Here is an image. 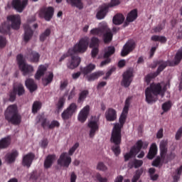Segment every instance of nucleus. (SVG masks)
Wrapping results in <instances>:
<instances>
[{
  "instance_id": "1",
  "label": "nucleus",
  "mask_w": 182,
  "mask_h": 182,
  "mask_svg": "<svg viewBox=\"0 0 182 182\" xmlns=\"http://www.w3.org/2000/svg\"><path fill=\"white\" fill-rule=\"evenodd\" d=\"M88 46L89 38L85 37L81 38L78 43L75 44L73 48H70L67 53H65L61 56L59 62L61 63L70 56L71 59L68 60V63H67L68 68L70 70L77 68L81 63V59L77 53H85Z\"/></svg>"
},
{
  "instance_id": "2",
  "label": "nucleus",
  "mask_w": 182,
  "mask_h": 182,
  "mask_svg": "<svg viewBox=\"0 0 182 182\" xmlns=\"http://www.w3.org/2000/svg\"><path fill=\"white\" fill-rule=\"evenodd\" d=\"M162 92L161 83H151L145 90L146 101L148 104H152L158 100V96Z\"/></svg>"
},
{
  "instance_id": "3",
  "label": "nucleus",
  "mask_w": 182,
  "mask_h": 182,
  "mask_svg": "<svg viewBox=\"0 0 182 182\" xmlns=\"http://www.w3.org/2000/svg\"><path fill=\"white\" fill-rule=\"evenodd\" d=\"M110 141L114 144L112 146V151L116 156H118L121 153L120 144L122 142L121 127L119 126V124H116L114 125Z\"/></svg>"
},
{
  "instance_id": "4",
  "label": "nucleus",
  "mask_w": 182,
  "mask_h": 182,
  "mask_svg": "<svg viewBox=\"0 0 182 182\" xmlns=\"http://www.w3.org/2000/svg\"><path fill=\"white\" fill-rule=\"evenodd\" d=\"M5 118L12 124L17 125L21 123V117L18 114L16 105H10L5 112Z\"/></svg>"
},
{
  "instance_id": "5",
  "label": "nucleus",
  "mask_w": 182,
  "mask_h": 182,
  "mask_svg": "<svg viewBox=\"0 0 182 182\" xmlns=\"http://www.w3.org/2000/svg\"><path fill=\"white\" fill-rule=\"evenodd\" d=\"M149 143L147 141H143L142 140H138L136 146L132 147L130 151L124 155V161L127 162L133 156L138 154L141 149H146L148 148Z\"/></svg>"
},
{
  "instance_id": "6",
  "label": "nucleus",
  "mask_w": 182,
  "mask_h": 182,
  "mask_svg": "<svg viewBox=\"0 0 182 182\" xmlns=\"http://www.w3.org/2000/svg\"><path fill=\"white\" fill-rule=\"evenodd\" d=\"M16 61L20 70L23 73V76H26L33 73V66L26 63L22 54L17 55Z\"/></svg>"
},
{
  "instance_id": "7",
  "label": "nucleus",
  "mask_w": 182,
  "mask_h": 182,
  "mask_svg": "<svg viewBox=\"0 0 182 182\" xmlns=\"http://www.w3.org/2000/svg\"><path fill=\"white\" fill-rule=\"evenodd\" d=\"M54 15V9L52 6L42 7L38 13L39 18L49 22Z\"/></svg>"
},
{
  "instance_id": "8",
  "label": "nucleus",
  "mask_w": 182,
  "mask_h": 182,
  "mask_svg": "<svg viewBox=\"0 0 182 182\" xmlns=\"http://www.w3.org/2000/svg\"><path fill=\"white\" fill-rule=\"evenodd\" d=\"M136 48V43L134 40H129L123 46L121 52L122 57H126L129 55Z\"/></svg>"
},
{
  "instance_id": "9",
  "label": "nucleus",
  "mask_w": 182,
  "mask_h": 182,
  "mask_svg": "<svg viewBox=\"0 0 182 182\" xmlns=\"http://www.w3.org/2000/svg\"><path fill=\"white\" fill-rule=\"evenodd\" d=\"M77 106L75 103H71L70 105L63 111L61 114L62 119L65 121L70 119L73 115L76 112Z\"/></svg>"
},
{
  "instance_id": "10",
  "label": "nucleus",
  "mask_w": 182,
  "mask_h": 182,
  "mask_svg": "<svg viewBox=\"0 0 182 182\" xmlns=\"http://www.w3.org/2000/svg\"><path fill=\"white\" fill-rule=\"evenodd\" d=\"M133 80V71L128 70L123 74V79L122 81V85L127 88L130 86Z\"/></svg>"
},
{
  "instance_id": "11",
  "label": "nucleus",
  "mask_w": 182,
  "mask_h": 182,
  "mask_svg": "<svg viewBox=\"0 0 182 182\" xmlns=\"http://www.w3.org/2000/svg\"><path fill=\"white\" fill-rule=\"evenodd\" d=\"M24 34L23 36V40L25 43H28L33 38L34 31L31 29L28 24L23 25Z\"/></svg>"
},
{
  "instance_id": "12",
  "label": "nucleus",
  "mask_w": 182,
  "mask_h": 182,
  "mask_svg": "<svg viewBox=\"0 0 182 182\" xmlns=\"http://www.w3.org/2000/svg\"><path fill=\"white\" fill-rule=\"evenodd\" d=\"M105 31H108L107 23H103L100 28H92L90 34L94 36L102 37Z\"/></svg>"
},
{
  "instance_id": "13",
  "label": "nucleus",
  "mask_w": 182,
  "mask_h": 182,
  "mask_svg": "<svg viewBox=\"0 0 182 182\" xmlns=\"http://www.w3.org/2000/svg\"><path fill=\"white\" fill-rule=\"evenodd\" d=\"M71 161L72 160L70 156H68L66 153L63 152L61 154L60 158L58 160V164L60 166L68 168L71 164Z\"/></svg>"
},
{
  "instance_id": "14",
  "label": "nucleus",
  "mask_w": 182,
  "mask_h": 182,
  "mask_svg": "<svg viewBox=\"0 0 182 182\" xmlns=\"http://www.w3.org/2000/svg\"><path fill=\"white\" fill-rule=\"evenodd\" d=\"M28 5V0H13L12 6L17 12H23V9Z\"/></svg>"
},
{
  "instance_id": "15",
  "label": "nucleus",
  "mask_w": 182,
  "mask_h": 182,
  "mask_svg": "<svg viewBox=\"0 0 182 182\" xmlns=\"http://www.w3.org/2000/svg\"><path fill=\"white\" fill-rule=\"evenodd\" d=\"M8 21L11 22V28L14 30H18L21 25V18L18 15H12L7 17Z\"/></svg>"
},
{
  "instance_id": "16",
  "label": "nucleus",
  "mask_w": 182,
  "mask_h": 182,
  "mask_svg": "<svg viewBox=\"0 0 182 182\" xmlns=\"http://www.w3.org/2000/svg\"><path fill=\"white\" fill-rule=\"evenodd\" d=\"M88 127L90 130V137L93 138L95 133L99 130V122L97 120H91L88 123Z\"/></svg>"
},
{
  "instance_id": "17",
  "label": "nucleus",
  "mask_w": 182,
  "mask_h": 182,
  "mask_svg": "<svg viewBox=\"0 0 182 182\" xmlns=\"http://www.w3.org/2000/svg\"><path fill=\"white\" fill-rule=\"evenodd\" d=\"M138 18V11L136 9L132 10L127 16V22L124 23V26H128L129 23L134 22Z\"/></svg>"
},
{
  "instance_id": "18",
  "label": "nucleus",
  "mask_w": 182,
  "mask_h": 182,
  "mask_svg": "<svg viewBox=\"0 0 182 182\" xmlns=\"http://www.w3.org/2000/svg\"><path fill=\"white\" fill-rule=\"evenodd\" d=\"M18 155V152L16 150H13L11 152H9L5 155V161L9 164H13L15 162Z\"/></svg>"
},
{
  "instance_id": "19",
  "label": "nucleus",
  "mask_w": 182,
  "mask_h": 182,
  "mask_svg": "<svg viewBox=\"0 0 182 182\" xmlns=\"http://www.w3.org/2000/svg\"><path fill=\"white\" fill-rule=\"evenodd\" d=\"M89 112H90V106L86 105L79 113V115H78L79 122H80L81 123H84L87 120V116L89 115Z\"/></svg>"
},
{
  "instance_id": "20",
  "label": "nucleus",
  "mask_w": 182,
  "mask_h": 182,
  "mask_svg": "<svg viewBox=\"0 0 182 182\" xmlns=\"http://www.w3.org/2000/svg\"><path fill=\"white\" fill-rule=\"evenodd\" d=\"M109 7L105 4L99 7V11L97 13L96 17L97 19H104L107 14L109 12Z\"/></svg>"
},
{
  "instance_id": "21",
  "label": "nucleus",
  "mask_w": 182,
  "mask_h": 182,
  "mask_svg": "<svg viewBox=\"0 0 182 182\" xmlns=\"http://www.w3.org/2000/svg\"><path fill=\"white\" fill-rule=\"evenodd\" d=\"M34 158L35 155L33 153H28L26 155H25L22 161L23 166H26L27 168H30Z\"/></svg>"
},
{
  "instance_id": "22",
  "label": "nucleus",
  "mask_w": 182,
  "mask_h": 182,
  "mask_svg": "<svg viewBox=\"0 0 182 182\" xmlns=\"http://www.w3.org/2000/svg\"><path fill=\"white\" fill-rule=\"evenodd\" d=\"M168 152V141L162 140L160 143V155L163 161L165 160Z\"/></svg>"
},
{
  "instance_id": "23",
  "label": "nucleus",
  "mask_w": 182,
  "mask_h": 182,
  "mask_svg": "<svg viewBox=\"0 0 182 182\" xmlns=\"http://www.w3.org/2000/svg\"><path fill=\"white\" fill-rule=\"evenodd\" d=\"M170 62L168 61H164L163 60H159L156 62V65H159L156 72L155 73L159 76L161 73H162L166 68L169 65Z\"/></svg>"
},
{
  "instance_id": "24",
  "label": "nucleus",
  "mask_w": 182,
  "mask_h": 182,
  "mask_svg": "<svg viewBox=\"0 0 182 182\" xmlns=\"http://www.w3.org/2000/svg\"><path fill=\"white\" fill-rule=\"evenodd\" d=\"M25 85L31 93L35 92L38 87L33 79L28 78L25 82Z\"/></svg>"
},
{
  "instance_id": "25",
  "label": "nucleus",
  "mask_w": 182,
  "mask_h": 182,
  "mask_svg": "<svg viewBox=\"0 0 182 182\" xmlns=\"http://www.w3.org/2000/svg\"><path fill=\"white\" fill-rule=\"evenodd\" d=\"M105 116L108 122H114L117 119V112L112 108H109L106 112Z\"/></svg>"
},
{
  "instance_id": "26",
  "label": "nucleus",
  "mask_w": 182,
  "mask_h": 182,
  "mask_svg": "<svg viewBox=\"0 0 182 182\" xmlns=\"http://www.w3.org/2000/svg\"><path fill=\"white\" fill-rule=\"evenodd\" d=\"M55 159V154H49L44 161V168L46 169L50 168Z\"/></svg>"
},
{
  "instance_id": "27",
  "label": "nucleus",
  "mask_w": 182,
  "mask_h": 182,
  "mask_svg": "<svg viewBox=\"0 0 182 182\" xmlns=\"http://www.w3.org/2000/svg\"><path fill=\"white\" fill-rule=\"evenodd\" d=\"M11 143V138L10 136L2 138L0 140V149H4L9 146Z\"/></svg>"
},
{
  "instance_id": "28",
  "label": "nucleus",
  "mask_w": 182,
  "mask_h": 182,
  "mask_svg": "<svg viewBox=\"0 0 182 182\" xmlns=\"http://www.w3.org/2000/svg\"><path fill=\"white\" fill-rule=\"evenodd\" d=\"M143 164L144 161L142 160L135 159L129 162L128 168L130 169H132L133 168H138L142 166Z\"/></svg>"
},
{
  "instance_id": "29",
  "label": "nucleus",
  "mask_w": 182,
  "mask_h": 182,
  "mask_svg": "<svg viewBox=\"0 0 182 182\" xmlns=\"http://www.w3.org/2000/svg\"><path fill=\"white\" fill-rule=\"evenodd\" d=\"M28 58H29L31 63H38L40 59V55L36 51L31 50L29 51Z\"/></svg>"
},
{
  "instance_id": "30",
  "label": "nucleus",
  "mask_w": 182,
  "mask_h": 182,
  "mask_svg": "<svg viewBox=\"0 0 182 182\" xmlns=\"http://www.w3.org/2000/svg\"><path fill=\"white\" fill-rule=\"evenodd\" d=\"M95 69V65L90 63L87 65L86 67H81L80 72L85 76L91 73Z\"/></svg>"
},
{
  "instance_id": "31",
  "label": "nucleus",
  "mask_w": 182,
  "mask_h": 182,
  "mask_svg": "<svg viewBox=\"0 0 182 182\" xmlns=\"http://www.w3.org/2000/svg\"><path fill=\"white\" fill-rule=\"evenodd\" d=\"M158 149L156 144H152L147 155V159L149 160L154 159L157 154Z\"/></svg>"
},
{
  "instance_id": "32",
  "label": "nucleus",
  "mask_w": 182,
  "mask_h": 182,
  "mask_svg": "<svg viewBox=\"0 0 182 182\" xmlns=\"http://www.w3.org/2000/svg\"><path fill=\"white\" fill-rule=\"evenodd\" d=\"M47 70V68L45 65H41L35 75V78L37 80H40L41 78L44 75Z\"/></svg>"
},
{
  "instance_id": "33",
  "label": "nucleus",
  "mask_w": 182,
  "mask_h": 182,
  "mask_svg": "<svg viewBox=\"0 0 182 182\" xmlns=\"http://www.w3.org/2000/svg\"><path fill=\"white\" fill-rule=\"evenodd\" d=\"M125 17L122 14H117L112 19V22L114 25H122L124 22Z\"/></svg>"
},
{
  "instance_id": "34",
  "label": "nucleus",
  "mask_w": 182,
  "mask_h": 182,
  "mask_svg": "<svg viewBox=\"0 0 182 182\" xmlns=\"http://www.w3.org/2000/svg\"><path fill=\"white\" fill-rule=\"evenodd\" d=\"M66 2L68 5L75 6L78 9H82L83 8L82 0H66Z\"/></svg>"
},
{
  "instance_id": "35",
  "label": "nucleus",
  "mask_w": 182,
  "mask_h": 182,
  "mask_svg": "<svg viewBox=\"0 0 182 182\" xmlns=\"http://www.w3.org/2000/svg\"><path fill=\"white\" fill-rule=\"evenodd\" d=\"M104 75H105V73L103 71L95 72V73L87 76V81L88 82L95 81V80H97L100 77H101Z\"/></svg>"
},
{
  "instance_id": "36",
  "label": "nucleus",
  "mask_w": 182,
  "mask_h": 182,
  "mask_svg": "<svg viewBox=\"0 0 182 182\" xmlns=\"http://www.w3.org/2000/svg\"><path fill=\"white\" fill-rule=\"evenodd\" d=\"M13 90L18 97L23 96L25 94V90L21 83H18L13 87Z\"/></svg>"
},
{
  "instance_id": "37",
  "label": "nucleus",
  "mask_w": 182,
  "mask_h": 182,
  "mask_svg": "<svg viewBox=\"0 0 182 182\" xmlns=\"http://www.w3.org/2000/svg\"><path fill=\"white\" fill-rule=\"evenodd\" d=\"M102 36H103L105 43H110L111 41L112 40L113 35H112L110 29L109 28L108 26H107V31H105Z\"/></svg>"
},
{
  "instance_id": "38",
  "label": "nucleus",
  "mask_w": 182,
  "mask_h": 182,
  "mask_svg": "<svg viewBox=\"0 0 182 182\" xmlns=\"http://www.w3.org/2000/svg\"><path fill=\"white\" fill-rule=\"evenodd\" d=\"M53 80V74L52 72H50L45 77L42 79V82L44 87L48 86Z\"/></svg>"
},
{
  "instance_id": "39",
  "label": "nucleus",
  "mask_w": 182,
  "mask_h": 182,
  "mask_svg": "<svg viewBox=\"0 0 182 182\" xmlns=\"http://www.w3.org/2000/svg\"><path fill=\"white\" fill-rule=\"evenodd\" d=\"M151 40L154 42H159L161 44H166L167 43V38L163 36H152Z\"/></svg>"
},
{
  "instance_id": "40",
  "label": "nucleus",
  "mask_w": 182,
  "mask_h": 182,
  "mask_svg": "<svg viewBox=\"0 0 182 182\" xmlns=\"http://www.w3.org/2000/svg\"><path fill=\"white\" fill-rule=\"evenodd\" d=\"M89 95V91L87 90H84L79 93V97L77 100V102L79 104L83 103L85 100L87 98V95Z\"/></svg>"
},
{
  "instance_id": "41",
  "label": "nucleus",
  "mask_w": 182,
  "mask_h": 182,
  "mask_svg": "<svg viewBox=\"0 0 182 182\" xmlns=\"http://www.w3.org/2000/svg\"><path fill=\"white\" fill-rule=\"evenodd\" d=\"M51 33V29L48 28L46 29L44 32H43L40 36H39V40L41 43H43L47 38H48L50 36Z\"/></svg>"
},
{
  "instance_id": "42",
  "label": "nucleus",
  "mask_w": 182,
  "mask_h": 182,
  "mask_svg": "<svg viewBox=\"0 0 182 182\" xmlns=\"http://www.w3.org/2000/svg\"><path fill=\"white\" fill-rule=\"evenodd\" d=\"M11 29V26L7 22H4L1 26H0V33L7 34Z\"/></svg>"
},
{
  "instance_id": "43",
  "label": "nucleus",
  "mask_w": 182,
  "mask_h": 182,
  "mask_svg": "<svg viewBox=\"0 0 182 182\" xmlns=\"http://www.w3.org/2000/svg\"><path fill=\"white\" fill-rule=\"evenodd\" d=\"M65 103V98L63 97H60L59 100L58 101V103L56 104V110L58 113L63 110Z\"/></svg>"
},
{
  "instance_id": "44",
  "label": "nucleus",
  "mask_w": 182,
  "mask_h": 182,
  "mask_svg": "<svg viewBox=\"0 0 182 182\" xmlns=\"http://www.w3.org/2000/svg\"><path fill=\"white\" fill-rule=\"evenodd\" d=\"M129 111L124 112L123 109L122 114L119 117V126L121 127V129L123 127L124 124H125L126 119L127 118V114H128Z\"/></svg>"
},
{
  "instance_id": "45",
  "label": "nucleus",
  "mask_w": 182,
  "mask_h": 182,
  "mask_svg": "<svg viewBox=\"0 0 182 182\" xmlns=\"http://www.w3.org/2000/svg\"><path fill=\"white\" fill-rule=\"evenodd\" d=\"M115 53V48L114 46H109L107 51L104 54V58H109Z\"/></svg>"
},
{
  "instance_id": "46",
  "label": "nucleus",
  "mask_w": 182,
  "mask_h": 182,
  "mask_svg": "<svg viewBox=\"0 0 182 182\" xmlns=\"http://www.w3.org/2000/svg\"><path fill=\"white\" fill-rule=\"evenodd\" d=\"M100 44V40L97 37H92L91 39V43L90 44V48H97Z\"/></svg>"
},
{
  "instance_id": "47",
  "label": "nucleus",
  "mask_w": 182,
  "mask_h": 182,
  "mask_svg": "<svg viewBox=\"0 0 182 182\" xmlns=\"http://www.w3.org/2000/svg\"><path fill=\"white\" fill-rule=\"evenodd\" d=\"M41 103L38 101H35L32 107V112L33 114H36L38 112V110L41 109Z\"/></svg>"
},
{
  "instance_id": "48",
  "label": "nucleus",
  "mask_w": 182,
  "mask_h": 182,
  "mask_svg": "<svg viewBox=\"0 0 182 182\" xmlns=\"http://www.w3.org/2000/svg\"><path fill=\"white\" fill-rule=\"evenodd\" d=\"M175 64L178 65L182 60V47L178 50L175 57Z\"/></svg>"
},
{
  "instance_id": "49",
  "label": "nucleus",
  "mask_w": 182,
  "mask_h": 182,
  "mask_svg": "<svg viewBox=\"0 0 182 182\" xmlns=\"http://www.w3.org/2000/svg\"><path fill=\"white\" fill-rule=\"evenodd\" d=\"M157 76L158 75H156V73H149L146 76V82H147V84H149L151 82V80L153 79H155Z\"/></svg>"
},
{
  "instance_id": "50",
  "label": "nucleus",
  "mask_w": 182,
  "mask_h": 182,
  "mask_svg": "<svg viewBox=\"0 0 182 182\" xmlns=\"http://www.w3.org/2000/svg\"><path fill=\"white\" fill-rule=\"evenodd\" d=\"M132 100V96H129L126 99L125 105H124V107L123 109V110H124L125 112H129V107H130V105H131Z\"/></svg>"
},
{
  "instance_id": "51",
  "label": "nucleus",
  "mask_w": 182,
  "mask_h": 182,
  "mask_svg": "<svg viewBox=\"0 0 182 182\" xmlns=\"http://www.w3.org/2000/svg\"><path fill=\"white\" fill-rule=\"evenodd\" d=\"M39 121L41 122V127L45 129L47 127L50 125L49 121L47 120L46 118L41 117L39 119Z\"/></svg>"
},
{
  "instance_id": "52",
  "label": "nucleus",
  "mask_w": 182,
  "mask_h": 182,
  "mask_svg": "<svg viewBox=\"0 0 182 182\" xmlns=\"http://www.w3.org/2000/svg\"><path fill=\"white\" fill-rule=\"evenodd\" d=\"M171 108V102L170 101L166 102L163 104L162 105V109L164 112H168Z\"/></svg>"
},
{
  "instance_id": "53",
  "label": "nucleus",
  "mask_w": 182,
  "mask_h": 182,
  "mask_svg": "<svg viewBox=\"0 0 182 182\" xmlns=\"http://www.w3.org/2000/svg\"><path fill=\"white\" fill-rule=\"evenodd\" d=\"M60 127V122L57 120H53L48 125L49 129H53L54 128H58Z\"/></svg>"
},
{
  "instance_id": "54",
  "label": "nucleus",
  "mask_w": 182,
  "mask_h": 182,
  "mask_svg": "<svg viewBox=\"0 0 182 182\" xmlns=\"http://www.w3.org/2000/svg\"><path fill=\"white\" fill-rule=\"evenodd\" d=\"M121 1L119 0H112L110 3L106 4L108 8H113V6H117L120 5Z\"/></svg>"
},
{
  "instance_id": "55",
  "label": "nucleus",
  "mask_w": 182,
  "mask_h": 182,
  "mask_svg": "<svg viewBox=\"0 0 182 182\" xmlns=\"http://www.w3.org/2000/svg\"><path fill=\"white\" fill-rule=\"evenodd\" d=\"M80 144L78 142H76L73 147H71L68 151L69 156H73L76 149L79 147Z\"/></svg>"
},
{
  "instance_id": "56",
  "label": "nucleus",
  "mask_w": 182,
  "mask_h": 182,
  "mask_svg": "<svg viewBox=\"0 0 182 182\" xmlns=\"http://www.w3.org/2000/svg\"><path fill=\"white\" fill-rule=\"evenodd\" d=\"M97 169L101 171H106L107 170V167L103 162L100 161L97 164Z\"/></svg>"
},
{
  "instance_id": "57",
  "label": "nucleus",
  "mask_w": 182,
  "mask_h": 182,
  "mask_svg": "<svg viewBox=\"0 0 182 182\" xmlns=\"http://www.w3.org/2000/svg\"><path fill=\"white\" fill-rule=\"evenodd\" d=\"M164 27H165V23H164L163 24H159L156 27L154 28V32L155 33H160L161 31L164 29Z\"/></svg>"
},
{
  "instance_id": "58",
  "label": "nucleus",
  "mask_w": 182,
  "mask_h": 182,
  "mask_svg": "<svg viewBox=\"0 0 182 182\" xmlns=\"http://www.w3.org/2000/svg\"><path fill=\"white\" fill-rule=\"evenodd\" d=\"M6 46V38L0 36V48L2 49L5 48Z\"/></svg>"
},
{
  "instance_id": "59",
  "label": "nucleus",
  "mask_w": 182,
  "mask_h": 182,
  "mask_svg": "<svg viewBox=\"0 0 182 182\" xmlns=\"http://www.w3.org/2000/svg\"><path fill=\"white\" fill-rule=\"evenodd\" d=\"M16 93L15 92V91L14 90H11L9 93V101L13 102L16 100Z\"/></svg>"
},
{
  "instance_id": "60",
  "label": "nucleus",
  "mask_w": 182,
  "mask_h": 182,
  "mask_svg": "<svg viewBox=\"0 0 182 182\" xmlns=\"http://www.w3.org/2000/svg\"><path fill=\"white\" fill-rule=\"evenodd\" d=\"M159 43H157L156 46L151 48L150 50V58H152L154 57L155 52L159 48Z\"/></svg>"
},
{
  "instance_id": "61",
  "label": "nucleus",
  "mask_w": 182,
  "mask_h": 182,
  "mask_svg": "<svg viewBox=\"0 0 182 182\" xmlns=\"http://www.w3.org/2000/svg\"><path fill=\"white\" fill-rule=\"evenodd\" d=\"M161 158L160 156H158L152 163V166L155 167H158L161 161Z\"/></svg>"
},
{
  "instance_id": "62",
  "label": "nucleus",
  "mask_w": 182,
  "mask_h": 182,
  "mask_svg": "<svg viewBox=\"0 0 182 182\" xmlns=\"http://www.w3.org/2000/svg\"><path fill=\"white\" fill-rule=\"evenodd\" d=\"M97 180L99 181V182H107L108 181V179L106 177H102L101 176V174L98 173L97 175Z\"/></svg>"
},
{
  "instance_id": "63",
  "label": "nucleus",
  "mask_w": 182,
  "mask_h": 182,
  "mask_svg": "<svg viewBox=\"0 0 182 182\" xmlns=\"http://www.w3.org/2000/svg\"><path fill=\"white\" fill-rule=\"evenodd\" d=\"M182 137V127L179 128L176 134V140L178 141Z\"/></svg>"
},
{
  "instance_id": "64",
  "label": "nucleus",
  "mask_w": 182,
  "mask_h": 182,
  "mask_svg": "<svg viewBox=\"0 0 182 182\" xmlns=\"http://www.w3.org/2000/svg\"><path fill=\"white\" fill-rule=\"evenodd\" d=\"M68 85V80H64V81L61 82L60 86V90L61 91L64 90L67 87Z\"/></svg>"
}]
</instances>
